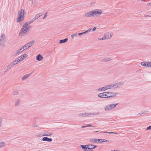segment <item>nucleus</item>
Wrapping results in <instances>:
<instances>
[{
    "label": "nucleus",
    "instance_id": "1",
    "mask_svg": "<svg viewBox=\"0 0 151 151\" xmlns=\"http://www.w3.org/2000/svg\"><path fill=\"white\" fill-rule=\"evenodd\" d=\"M29 24H30L28 22L25 23L23 25L19 32V36H22L24 35H27V33L29 31V28H31V27L30 25L28 26Z\"/></svg>",
    "mask_w": 151,
    "mask_h": 151
},
{
    "label": "nucleus",
    "instance_id": "2",
    "mask_svg": "<svg viewBox=\"0 0 151 151\" xmlns=\"http://www.w3.org/2000/svg\"><path fill=\"white\" fill-rule=\"evenodd\" d=\"M118 104V103L112 104L107 105L104 108L105 110V111H108L111 110L116 107Z\"/></svg>",
    "mask_w": 151,
    "mask_h": 151
},
{
    "label": "nucleus",
    "instance_id": "3",
    "mask_svg": "<svg viewBox=\"0 0 151 151\" xmlns=\"http://www.w3.org/2000/svg\"><path fill=\"white\" fill-rule=\"evenodd\" d=\"M93 17L100 15L102 12V11L100 9L93 10L92 11Z\"/></svg>",
    "mask_w": 151,
    "mask_h": 151
},
{
    "label": "nucleus",
    "instance_id": "4",
    "mask_svg": "<svg viewBox=\"0 0 151 151\" xmlns=\"http://www.w3.org/2000/svg\"><path fill=\"white\" fill-rule=\"evenodd\" d=\"M98 96L101 98H109V96L106 94H104L103 93H100L98 95Z\"/></svg>",
    "mask_w": 151,
    "mask_h": 151
},
{
    "label": "nucleus",
    "instance_id": "5",
    "mask_svg": "<svg viewBox=\"0 0 151 151\" xmlns=\"http://www.w3.org/2000/svg\"><path fill=\"white\" fill-rule=\"evenodd\" d=\"M35 42V41L34 40L31 41L24 45V46H25V48L27 47L28 48H29L33 45Z\"/></svg>",
    "mask_w": 151,
    "mask_h": 151
},
{
    "label": "nucleus",
    "instance_id": "6",
    "mask_svg": "<svg viewBox=\"0 0 151 151\" xmlns=\"http://www.w3.org/2000/svg\"><path fill=\"white\" fill-rule=\"evenodd\" d=\"M17 13L19 16L24 17L25 12L23 9H22L21 11H18Z\"/></svg>",
    "mask_w": 151,
    "mask_h": 151
},
{
    "label": "nucleus",
    "instance_id": "7",
    "mask_svg": "<svg viewBox=\"0 0 151 151\" xmlns=\"http://www.w3.org/2000/svg\"><path fill=\"white\" fill-rule=\"evenodd\" d=\"M25 47V46H24H24L22 47L20 49H19L17 50V51L15 52V55H17V54H18V53L22 52V51H23L24 50L27 49V48H26L25 49H24V50H22L23 49H24Z\"/></svg>",
    "mask_w": 151,
    "mask_h": 151
},
{
    "label": "nucleus",
    "instance_id": "8",
    "mask_svg": "<svg viewBox=\"0 0 151 151\" xmlns=\"http://www.w3.org/2000/svg\"><path fill=\"white\" fill-rule=\"evenodd\" d=\"M141 64L142 65L145 67H150L149 64V62H142L141 63Z\"/></svg>",
    "mask_w": 151,
    "mask_h": 151
},
{
    "label": "nucleus",
    "instance_id": "9",
    "mask_svg": "<svg viewBox=\"0 0 151 151\" xmlns=\"http://www.w3.org/2000/svg\"><path fill=\"white\" fill-rule=\"evenodd\" d=\"M43 58V57L41 54H39L36 56V59L37 60L40 61L42 60Z\"/></svg>",
    "mask_w": 151,
    "mask_h": 151
},
{
    "label": "nucleus",
    "instance_id": "10",
    "mask_svg": "<svg viewBox=\"0 0 151 151\" xmlns=\"http://www.w3.org/2000/svg\"><path fill=\"white\" fill-rule=\"evenodd\" d=\"M88 146V149H94L97 147V146L93 145H87Z\"/></svg>",
    "mask_w": 151,
    "mask_h": 151
},
{
    "label": "nucleus",
    "instance_id": "11",
    "mask_svg": "<svg viewBox=\"0 0 151 151\" xmlns=\"http://www.w3.org/2000/svg\"><path fill=\"white\" fill-rule=\"evenodd\" d=\"M32 73V72L29 74H26L22 78V80H24L27 79L30 75Z\"/></svg>",
    "mask_w": 151,
    "mask_h": 151
},
{
    "label": "nucleus",
    "instance_id": "12",
    "mask_svg": "<svg viewBox=\"0 0 151 151\" xmlns=\"http://www.w3.org/2000/svg\"><path fill=\"white\" fill-rule=\"evenodd\" d=\"M24 17L19 16L17 17V22H18L22 21L24 19Z\"/></svg>",
    "mask_w": 151,
    "mask_h": 151
},
{
    "label": "nucleus",
    "instance_id": "13",
    "mask_svg": "<svg viewBox=\"0 0 151 151\" xmlns=\"http://www.w3.org/2000/svg\"><path fill=\"white\" fill-rule=\"evenodd\" d=\"M42 140L43 141H47L49 142L52 141V138H49L47 137H45L42 138Z\"/></svg>",
    "mask_w": 151,
    "mask_h": 151
},
{
    "label": "nucleus",
    "instance_id": "14",
    "mask_svg": "<svg viewBox=\"0 0 151 151\" xmlns=\"http://www.w3.org/2000/svg\"><path fill=\"white\" fill-rule=\"evenodd\" d=\"M94 114H80L79 116H89L91 115H94Z\"/></svg>",
    "mask_w": 151,
    "mask_h": 151
},
{
    "label": "nucleus",
    "instance_id": "15",
    "mask_svg": "<svg viewBox=\"0 0 151 151\" xmlns=\"http://www.w3.org/2000/svg\"><path fill=\"white\" fill-rule=\"evenodd\" d=\"M81 147L83 149V150L85 151H88L87 150V149H88V146H87V145H81Z\"/></svg>",
    "mask_w": 151,
    "mask_h": 151
},
{
    "label": "nucleus",
    "instance_id": "16",
    "mask_svg": "<svg viewBox=\"0 0 151 151\" xmlns=\"http://www.w3.org/2000/svg\"><path fill=\"white\" fill-rule=\"evenodd\" d=\"M68 40L67 38H66L64 39L61 40L59 41V43L62 44L66 42Z\"/></svg>",
    "mask_w": 151,
    "mask_h": 151
},
{
    "label": "nucleus",
    "instance_id": "17",
    "mask_svg": "<svg viewBox=\"0 0 151 151\" xmlns=\"http://www.w3.org/2000/svg\"><path fill=\"white\" fill-rule=\"evenodd\" d=\"M109 142V140L105 139H98L97 143L99 142L100 143L105 142Z\"/></svg>",
    "mask_w": 151,
    "mask_h": 151
},
{
    "label": "nucleus",
    "instance_id": "18",
    "mask_svg": "<svg viewBox=\"0 0 151 151\" xmlns=\"http://www.w3.org/2000/svg\"><path fill=\"white\" fill-rule=\"evenodd\" d=\"M112 36V34L111 32H108L106 34V38L109 39L111 38Z\"/></svg>",
    "mask_w": 151,
    "mask_h": 151
},
{
    "label": "nucleus",
    "instance_id": "19",
    "mask_svg": "<svg viewBox=\"0 0 151 151\" xmlns=\"http://www.w3.org/2000/svg\"><path fill=\"white\" fill-rule=\"evenodd\" d=\"M92 11L85 14V16L86 17H93L92 14Z\"/></svg>",
    "mask_w": 151,
    "mask_h": 151
},
{
    "label": "nucleus",
    "instance_id": "20",
    "mask_svg": "<svg viewBox=\"0 0 151 151\" xmlns=\"http://www.w3.org/2000/svg\"><path fill=\"white\" fill-rule=\"evenodd\" d=\"M117 94L118 93H114L112 92V93H111V95L109 96V98H110L111 97H115Z\"/></svg>",
    "mask_w": 151,
    "mask_h": 151
},
{
    "label": "nucleus",
    "instance_id": "21",
    "mask_svg": "<svg viewBox=\"0 0 151 151\" xmlns=\"http://www.w3.org/2000/svg\"><path fill=\"white\" fill-rule=\"evenodd\" d=\"M20 100H17L15 101V106H19L20 104Z\"/></svg>",
    "mask_w": 151,
    "mask_h": 151
},
{
    "label": "nucleus",
    "instance_id": "22",
    "mask_svg": "<svg viewBox=\"0 0 151 151\" xmlns=\"http://www.w3.org/2000/svg\"><path fill=\"white\" fill-rule=\"evenodd\" d=\"M106 90V88L105 86L103 87L102 88H100L98 89V91H105Z\"/></svg>",
    "mask_w": 151,
    "mask_h": 151
},
{
    "label": "nucleus",
    "instance_id": "23",
    "mask_svg": "<svg viewBox=\"0 0 151 151\" xmlns=\"http://www.w3.org/2000/svg\"><path fill=\"white\" fill-rule=\"evenodd\" d=\"M98 139L92 138L91 139L90 141L93 143H97Z\"/></svg>",
    "mask_w": 151,
    "mask_h": 151
},
{
    "label": "nucleus",
    "instance_id": "24",
    "mask_svg": "<svg viewBox=\"0 0 151 151\" xmlns=\"http://www.w3.org/2000/svg\"><path fill=\"white\" fill-rule=\"evenodd\" d=\"M111 60V58H105L103 59L102 60V61H104L106 62L109 61Z\"/></svg>",
    "mask_w": 151,
    "mask_h": 151
},
{
    "label": "nucleus",
    "instance_id": "25",
    "mask_svg": "<svg viewBox=\"0 0 151 151\" xmlns=\"http://www.w3.org/2000/svg\"><path fill=\"white\" fill-rule=\"evenodd\" d=\"M5 38V35L3 34L1 35V38L0 39V41H3Z\"/></svg>",
    "mask_w": 151,
    "mask_h": 151
},
{
    "label": "nucleus",
    "instance_id": "26",
    "mask_svg": "<svg viewBox=\"0 0 151 151\" xmlns=\"http://www.w3.org/2000/svg\"><path fill=\"white\" fill-rule=\"evenodd\" d=\"M52 135V134L51 132H46V133L44 134H43V136H51V135Z\"/></svg>",
    "mask_w": 151,
    "mask_h": 151
},
{
    "label": "nucleus",
    "instance_id": "27",
    "mask_svg": "<svg viewBox=\"0 0 151 151\" xmlns=\"http://www.w3.org/2000/svg\"><path fill=\"white\" fill-rule=\"evenodd\" d=\"M18 58H19L17 60V62L18 63L19 62H20L21 61H22L23 60V58H22V56H20Z\"/></svg>",
    "mask_w": 151,
    "mask_h": 151
},
{
    "label": "nucleus",
    "instance_id": "28",
    "mask_svg": "<svg viewBox=\"0 0 151 151\" xmlns=\"http://www.w3.org/2000/svg\"><path fill=\"white\" fill-rule=\"evenodd\" d=\"M124 84L123 82H119L116 83L118 88L120 86L124 85Z\"/></svg>",
    "mask_w": 151,
    "mask_h": 151
},
{
    "label": "nucleus",
    "instance_id": "29",
    "mask_svg": "<svg viewBox=\"0 0 151 151\" xmlns=\"http://www.w3.org/2000/svg\"><path fill=\"white\" fill-rule=\"evenodd\" d=\"M13 64H12L11 63H10L7 67L6 70L10 69L11 68L13 67Z\"/></svg>",
    "mask_w": 151,
    "mask_h": 151
},
{
    "label": "nucleus",
    "instance_id": "30",
    "mask_svg": "<svg viewBox=\"0 0 151 151\" xmlns=\"http://www.w3.org/2000/svg\"><path fill=\"white\" fill-rule=\"evenodd\" d=\"M142 113H145L150 112L151 113V109H148L147 110L144 111H142Z\"/></svg>",
    "mask_w": 151,
    "mask_h": 151
},
{
    "label": "nucleus",
    "instance_id": "31",
    "mask_svg": "<svg viewBox=\"0 0 151 151\" xmlns=\"http://www.w3.org/2000/svg\"><path fill=\"white\" fill-rule=\"evenodd\" d=\"M106 88V90L108 89H110L112 88V86L111 85H109L105 86Z\"/></svg>",
    "mask_w": 151,
    "mask_h": 151
},
{
    "label": "nucleus",
    "instance_id": "32",
    "mask_svg": "<svg viewBox=\"0 0 151 151\" xmlns=\"http://www.w3.org/2000/svg\"><path fill=\"white\" fill-rule=\"evenodd\" d=\"M0 45L3 47H4L5 46L4 44L3 41H0Z\"/></svg>",
    "mask_w": 151,
    "mask_h": 151
},
{
    "label": "nucleus",
    "instance_id": "33",
    "mask_svg": "<svg viewBox=\"0 0 151 151\" xmlns=\"http://www.w3.org/2000/svg\"><path fill=\"white\" fill-rule=\"evenodd\" d=\"M28 55L26 54H24L23 55H22L21 56H22V58H23V60L26 58L27 56Z\"/></svg>",
    "mask_w": 151,
    "mask_h": 151
},
{
    "label": "nucleus",
    "instance_id": "34",
    "mask_svg": "<svg viewBox=\"0 0 151 151\" xmlns=\"http://www.w3.org/2000/svg\"><path fill=\"white\" fill-rule=\"evenodd\" d=\"M111 85L112 86V88L113 87L114 88H118L116 85V83L114 84H112Z\"/></svg>",
    "mask_w": 151,
    "mask_h": 151
},
{
    "label": "nucleus",
    "instance_id": "35",
    "mask_svg": "<svg viewBox=\"0 0 151 151\" xmlns=\"http://www.w3.org/2000/svg\"><path fill=\"white\" fill-rule=\"evenodd\" d=\"M11 63L12 64H13V66H14L15 65L18 63L17 62V60H15L14 61H13V62Z\"/></svg>",
    "mask_w": 151,
    "mask_h": 151
},
{
    "label": "nucleus",
    "instance_id": "36",
    "mask_svg": "<svg viewBox=\"0 0 151 151\" xmlns=\"http://www.w3.org/2000/svg\"><path fill=\"white\" fill-rule=\"evenodd\" d=\"M78 36V34L77 33L75 34L72 35H71V37L73 39L74 37H76Z\"/></svg>",
    "mask_w": 151,
    "mask_h": 151
},
{
    "label": "nucleus",
    "instance_id": "37",
    "mask_svg": "<svg viewBox=\"0 0 151 151\" xmlns=\"http://www.w3.org/2000/svg\"><path fill=\"white\" fill-rule=\"evenodd\" d=\"M100 133H109V134H111V133L117 134L116 133H115V132H100Z\"/></svg>",
    "mask_w": 151,
    "mask_h": 151
},
{
    "label": "nucleus",
    "instance_id": "38",
    "mask_svg": "<svg viewBox=\"0 0 151 151\" xmlns=\"http://www.w3.org/2000/svg\"><path fill=\"white\" fill-rule=\"evenodd\" d=\"M91 30V29H88V30H86V31L84 32V33L85 34L86 33H87L88 32H90Z\"/></svg>",
    "mask_w": 151,
    "mask_h": 151
},
{
    "label": "nucleus",
    "instance_id": "39",
    "mask_svg": "<svg viewBox=\"0 0 151 151\" xmlns=\"http://www.w3.org/2000/svg\"><path fill=\"white\" fill-rule=\"evenodd\" d=\"M107 38H106V36H105V37H102V38H98V40H104L105 39H106Z\"/></svg>",
    "mask_w": 151,
    "mask_h": 151
},
{
    "label": "nucleus",
    "instance_id": "40",
    "mask_svg": "<svg viewBox=\"0 0 151 151\" xmlns=\"http://www.w3.org/2000/svg\"><path fill=\"white\" fill-rule=\"evenodd\" d=\"M18 93V92L17 91H14L13 93V95H17Z\"/></svg>",
    "mask_w": 151,
    "mask_h": 151
},
{
    "label": "nucleus",
    "instance_id": "41",
    "mask_svg": "<svg viewBox=\"0 0 151 151\" xmlns=\"http://www.w3.org/2000/svg\"><path fill=\"white\" fill-rule=\"evenodd\" d=\"M5 145V144L4 143L1 142L0 143V147H1L3 146H4Z\"/></svg>",
    "mask_w": 151,
    "mask_h": 151
},
{
    "label": "nucleus",
    "instance_id": "42",
    "mask_svg": "<svg viewBox=\"0 0 151 151\" xmlns=\"http://www.w3.org/2000/svg\"><path fill=\"white\" fill-rule=\"evenodd\" d=\"M151 130V126H149L147 127L146 129V130Z\"/></svg>",
    "mask_w": 151,
    "mask_h": 151
},
{
    "label": "nucleus",
    "instance_id": "43",
    "mask_svg": "<svg viewBox=\"0 0 151 151\" xmlns=\"http://www.w3.org/2000/svg\"><path fill=\"white\" fill-rule=\"evenodd\" d=\"M39 17L38 16L37 14L33 18V19L35 20V21Z\"/></svg>",
    "mask_w": 151,
    "mask_h": 151
},
{
    "label": "nucleus",
    "instance_id": "44",
    "mask_svg": "<svg viewBox=\"0 0 151 151\" xmlns=\"http://www.w3.org/2000/svg\"><path fill=\"white\" fill-rule=\"evenodd\" d=\"M2 118L0 117V127L2 125Z\"/></svg>",
    "mask_w": 151,
    "mask_h": 151
},
{
    "label": "nucleus",
    "instance_id": "45",
    "mask_svg": "<svg viewBox=\"0 0 151 151\" xmlns=\"http://www.w3.org/2000/svg\"><path fill=\"white\" fill-rule=\"evenodd\" d=\"M34 21H35V20L33 19H32L31 21H29L28 22H29V24H30L34 22Z\"/></svg>",
    "mask_w": 151,
    "mask_h": 151
},
{
    "label": "nucleus",
    "instance_id": "46",
    "mask_svg": "<svg viewBox=\"0 0 151 151\" xmlns=\"http://www.w3.org/2000/svg\"><path fill=\"white\" fill-rule=\"evenodd\" d=\"M85 34L84 33V32H81V33H78V35L79 36H82L83 35V34Z\"/></svg>",
    "mask_w": 151,
    "mask_h": 151
},
{
    "label": "nucleus",
    "instance_id": "47",
    "mask_svg": "<svg viewBox=\"0 0 151 151\" xmlns=\"http://www.w3.org/2000/svg\"><path fill=\"white\" fill-rule=\"evenodd\" d=\"M43 14L42 13H41L40 14H37V15H38V16L39 17H40Z\"/></svg>",
    "mask_w": 151,
    "mask_h": 151
},
{
    "label": "nucleus",
    "instance_id": "48",
    "mask_svg": "<svg viewBox=\"0 0 151 151\" xmlns=\"http://www.w3.org/2000/svg\"><path fill=\"white\" fill-rule=\"evenodd\" d=\"M47 12H46L44 14V16L43 18V19H44L47 17Z\"/></svg>",
    "mask_w": 151,
    "mask_h": 151
},
{
    "label": "nucleus",
    "instance_id": "49",
    "mask_svg": "<svg viewBox=\"0 0 151 151\" xmlns=\"http://www.w3.org/2000/svg\"><path fill=\"white\" fill-rule=\"evenodd\" d=\"M87 127H93V126L90 124H88L86 125Z\"/></svg>",
    "mask_w": 151,
    "mask_h": 151
},
{
    "label": "nucleus",
    "instance_id": "50",
    "mask_svg": "<svg viewBox=\"0 0 151 151\" xmlns=\"http://www.w3.org/2000/svg\"><path fill=\"white\" fill-rule=\"evenodd\" d=\"M111 93H112V92L107 91V94H110L111 95Z\"/></svg>",
    "mask_w": 151,
    "mask_h": 151
},
{
    "label": "nucleus",
    "instance_id": "51",
    "mask_svg": "<svg viewBox=\"0 0 151 151\" xmlns=\"http://www.w3.org/2000/svg\"><path fill=\"white\" fill-rule=\"evenodd\" d=\"M96 29V27H94L93 29H92L93 31H94Z\"/></svg>",
    "mask_w": 151,
    "mask_h": 151
},
{
    "label": "nucleus",
    "instance_id": "52",
    "mask_svg": "<svg viewBox=\"0 0 151 151\" xmlns=\"http://www.w3.org/2000/svg\"><path fill=\"white\" fill-rule=\"evenodd\" d=\"M87 127V126H86H86H82L81 127L82 128H84Z\"/></svg>",
    "mask_w": 151,
    "mask_h": 151
},
{
    "label": "nucleus",
    "instance_id": "53",
    "mask_svg": "<svg viewBox=\"0 0 151 151\" xmlns=\"http://www.w3.org/2000/svg\"><path fill=\"white\" fill-rule=\"evenodd\" d=\"M149 64L150 67L151 68V62H149Z\"/></svg>",
    "mask_w": 151,
    "mask_h": 151
},
{
    "label": "nucleus",
    "instance_id": "54",
    "mask_svg": "<svg viewBox=\"0 0 151 151\" xmlns=\"http://www.w3.org/2000/svg\"><path fill=\"white\" fill-rule=\"evenodd\" d=\"M104 93V94H107V92H104L102 93Z\"/></svg>",
    "mask_w": 151,
    "mask_h": 151
},
{
    "label": "nucleus",
    "instance_id": "55",
    "mask_svg": "<svg viewBox=\"0 0 151 151\" xmlns=\"http://www.w3.org/2000/svg\"><path fill=\"white\" fill-rule=\"evenodd\" d=\"M98 132H99L98 131H96V130H95V131H93V132H95V133Z\"/></svg>",
    "mask_w": 151,
    "mask_h": 151
},
{
    "label": "nucleus",
    "instance_id": "56",
    "mask_svg": "<svg viewBox=\"0 0 151 151\" xmlns=\"http://www.w3.org/2000/svg\"><path fill=\"white\" fill-rule=\"evenodd\" d=\"M150 4H151V2H150V3H148V4H147V5H150Z\"/></svg>",
    "mask_w": 151,
    "mask_h": 151
},
{
    "label": "nucleus",
    "instance_id": "57",
    "mask_svg": "<svg viewBox=\"0 0 151 151\" xmlns=\"http://www.w3.org/2000/svg\"><path fill=\"white\" fill-rule=\"evenodd\" d=\"M145 17H150V16H149V15H146V16H145Z\"/></svg>",
    "mask_w": 151,
    "mask_h": 151
},
{
    "label": "nucleus",
    "instance_id": "58",
    "mask_svg": "<svg viewBox=\"0 0 151 151\" xmlns=\"http://www.w3.org/2000/svg\"><path fill=\"white\" fill-rule=\"evenodd\" d=\"M141 1H145V0H141Z\"/></svg>",
    "mask_w": 151,
    "mask_h": 151
},
{
    "label": "nucleus",
    "instance_id": "59",
    "mask_svg": "<svg viewBox=\"0 0 151 151\" xmlns=\"http://www.w3.org/2000/svg\"><path fill=\"white\" fill-rule=\"evenodd\" d=\"M35 127H37V126H35Z\"/></svg>",
    "mask_w": 151,
    "mask_h": 151
},
{
    "label": "nucleus",
    "instance_id": "60",
    "mask_svg": "<svg viewBox=\"0 0 151 151\" xmlns=\"http://www.w3.org/2000/svg\"><path fill=\"white\" fill-rule=\"evenodd\" d=\"M6 71H7V70H6V71H5L4 72V73H5V72Z\"/></svg>",
    "mask_w": 151,
    "mask_h": 151
},
{
    "label": "nucleus",
    "instance_id": "61",
    "mask_svg": "<svg viewBox=\"0 0 151 151\" xmlns=\"http://www.w3.org/2000/svg\"><path fill=\"white\" fill-rule=\"evenodd\" d=\"M29 1H31L32 0H29Z\"/></svg>",
    "mask_w": 151,
    "mask_h": 151
},
{
    "label": "nucleus",
    "instance_id": "62",
    "mask_svg": "<svg viewBox=\"0 0 151 151\" xmlns=\"http://www.w3.org/2000/svg\"><path fill=\"white\" fill-rule=\"evenodd\" d=\"M150 6H151V2Z\"/></svg>",
    "mask_w": 151,
    "mask_h": 151
}]
</instances>
